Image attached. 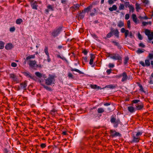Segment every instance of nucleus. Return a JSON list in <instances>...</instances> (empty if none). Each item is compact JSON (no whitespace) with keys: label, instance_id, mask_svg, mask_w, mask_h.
<instances>
[{"label":"nucleus","instance_id":"1","mask_svg":"<svg viewBox=\"0 0 153 153\" xmlns=\"http://www.w3.org/2000/svg\"><path fill=\"white\" fill-rule=\"evenodd\" d=\"M143 132L139 131L136 132V134H133L131 135V140L130 141L131 143H137L139 142L140 136L142 135Z\"/></svg>","mask_w":153,"mask_h":153},{"label":"nucleus","instance_id":"2","mask_svg":"<svg viewBox=\"0 0 153 153\" xmlns=\"http://www.w3.org/2000/svg\"><path fill=\"white\" fill-rule=\"evenodd\" d=\"M55 77V76L49 74V77L46 79H45V84L47 85H50L54 84Z\"/></svg>","mask_w":153,"mask_h":153},{"label":"nucleus","instance_id":"3","mask_svg":"<svg viewBox=\"0 0 153 153\" xmlns=\"http://www.w3.org/2000/svg\"><path fill=\"white\" fill-rule=\"evenodd\" d=\"M62 27L61 26L56 27L51 33V35L54 37L58 36L62 31Z\"/></svg>","mask_w":153,"mask_h":153},{"label":"nucleus","instance_id":"4","mask_svg":"<svg viewBox=\"0 0 153 153\" xmlns=\"http://www.w3.org/2000/svg\"><path fill=\"white\" fill-rule=\"evenodd\" d=\"M113 33L117 38L119 37V32L118 30L117 29L114 30L113 28L111 29L110 32L107 34L106 37L107 38H110L113 36Z\"/></svg>","mask_w":153,"mask_h":153},{"label":"nucleus","instance_id":"5","mask_svg":"<svg viewBox=\"0 0 153 153\" xmlns=\"http://www.w3.org/2000/svg\"><path fill=\"white\" fill-rule=\"evenodd\" d=\"M110 121L111 123L113 124V126L114 128H117L119 124H122L120 119L116 120V118L113 116L111 117Z\"/></svg>","mask_w":153,"mask_h":153},{"label":"nucleus","instance_id":"6","mask_svg":"<svg viewBox=\"0 0 153 153\" xmlns=\"http://www.w3.org/2000/svg\"><path fill=\"white\" fill-rule=\"evenodd\" d=\"M108 55L110 58L114 60H118L119 61H121L122 59V57L118 54L114 53L111 54L108 53Z\"/></svg>","mask_w":153,"mask_h":153},{"label":"nucleus","instance_id":"7","mask_svg":"<svg viewBox=\"0 0 153 153\" xmlns=\"http://www.w3.org/2000/svg\"><path fill=\"white\" fill-rule=\"evenodd\" d=\"M121 32L122 33H124L125 37L126 38L128 35L131 38H132L133 35L131 32H129L128 30H126L124 28H122L121 29Z\"/></svg>","mask_w":153,"mask_h":153},{"label":"nucleus","instance_id":"8","mask_svg":"<svg viewBox=\"0 0 153 153\" xmlns=\"http://www.w3.org/2000/svg\"><path fill=\"white\" fill-rule=\"evenodd\" d=\"M30 5L32 9L35 10H37L38 5H37L38 2L34 1V0H30L29 1Z\"/></svg>","mask_w":153,"mask_h":153},{"label":"nucleus","instance_id":"9","mask_svg":"<svg viewBox=\"0 0 153 153\" xmlns=\"http://www.w3.org/2000/svg\"><path fill=\"white\" fill-rule=\"evenodd\" d=\"M9 77L12 79L13 82H16V83L19 82V80L16 76L14 74H9Z\"/></svg>","mask_w":153,"mask_h":153},{"label":"nucleus","instance_id":"10","mask_svg":"<svg viewBox=\"0 0 153 153\" xmlns=\"http://www.w3.org/2000/svg\"><path fill=\"white\" fill-rule=\"evenodd\" d=\"M29 65L30 67L34 68H37L38 65L36 64V62L35 60H30L29 61Z\"/></svg>","mask_w":153,"mask_h":153},{"label":"nucleus","instance_id":"11","mask_svg":"<svg viewBox=\"0 0 153 153\" xmlns=\"http://www.w3.org/2000/svg\"><path fill=\"white\" fill-rule=\"evenodd\" d=\"M110 131L111 135L113 137H121V134L118 132H116L115 130H111Z\"/></svg>","mask_w":153,"mask_h":153},{"label":"nucleus","instance_id":"12","mask_svg":"<svg viewBox=\"0 0 153 153\" xmlns=\"http://www.w3.org/2000/svg\"><path fill=\"white\" fill-rule=\"evenodd\" d=\"M80 6V5L79 4H74L73 6L71 7L70 9L72 12H75L76 10L79 9Z\"/></svg>","mask_w":153,"mask_h":153},{"label":"nucleus","instance_id":"13","mask_svg":"<svg viewBox=\"0 0 153 153\" xmlns=\"http://www.w3.org/2000/svg\"><path fill=\"white\" fill-rule=\"evenodd\" d=\"M122 79L121 80V81L122 82H123L127 80L128 79V76L127 74L126 73L125 71H124L122 74Z\"/></svg>","mask_w":153,"mask_h":153},{"label":"nucleus","instance_id":"14","mask_svg":"<svg viewBox=\"0 0 153 153\" xmlns=\"http://www.w3.org/2000/svg\"><path fill=\"white\" fill-rule=\"evenodd\" d=\"M53 6L51 5L48 4L47 6V9L45 10V12L47 13L48 14L49 13V11H53Z\"/></svg>","mask_w":153,"mask_h":153},{"label":"nucleus","instance_id":"15","mask_svg":"<svg viewBox=\"0 0 153 153\" xmlns=\"http://www.w3.org/2000/svg\"><path fill=\"white\" fill-rule=\"evenodd\" d=\"M92 7V5L91 4L87 7L85 8L83 10H82V13H85L88 12Z\"/></svg>","mask_w":153,"mask_h":153},{"label":"nucleus","instance_id":"16","mask_svg":"<svg viewBox=\"0 0 153 153\" xmlns=\"http://www.w3.org/2000/svg\"><path fill=\"white\" fill-rule=\"evenodd\" d=\"M13 47V45L11 43H8L6 44L5 46V48L7 50H11Z\"/></svg>","mask_w":153,"mask_h":153},{"label":"nucleus","instance_id":"17","mask_svg":"<svg viewBox=\"0 0 153 153\" xmlns=\"http://www.w3.org/2000/svg\"><path fill=\"white\" fill-rule=\"evenodd\" d=\"M144 105L141 102L139 105H136V108L138 110H141L143 109Z\"/></svg>","mask_w":153,"mask_h":153},{"label":"nucleus","instance_id":"18","mask_svg":"<svg viewBox=\"0 0 153 153\" xmlns=\"http://www.w3.org/2000/svg\"><path fill=\"white\" fill-rule=\"evenodd\" d=\"M95 58V56L93 54H91L90 55V59L89 62V64L91 65H92L93 64V62L94 61V60Z\"/></svg>","mask_w":153,"mask_h":153},{"label":"nucleus","instance_id":"19","mask_svg":"<svg viewBox=\"0 0 153 153\" xmlns=\"http://www.w3.org/2000/svg\"><path fill=\"white\" fill-rule=\"evenodd\" d=\"M23 74L25 76L28 78L33 79V76H32V75L28 72H24Z\"/></svg>","mask_w":153,"mask_h":153},{"label":"nucleus","instance_id":"20","mask_svg":"<svg viewBox=\"0 0 153 153\" xmlns=\"http://www.w3.org/2000/svg\"><path fill=\"white\" fill-rule=\"evenodd\" d=\"M132 18L133 21L135 23H137V17L136 16L135 14H133L132 15Z\"/></svg>","mask_w":153,"mask_h":153},{"label":"nucleus","instance_id":"21","mask_svg":"<svg viewBox=\"0 0 153 153\" xmlns=\"http://www.w3.org/2000/svg\"><path fill=\"white\" fill-rule=\"evenodd\" d=\"M117 26L121 28L124 26V24L123 21H120L118 22Z\"/></svg>","mask_w":153,"mask_h":153},{"label":"nucleus","instance_id":"22","mask_svg":"<svg viewBox=\"0 0 153 153\" xmlns=\"http://www.w3.org/2000/svg\"><path fill=\"white\" fill-rule=\"evenodd\" d=\"M20 85L21 88L23 89H25L27 86V83L25 82L21 83Z\"/></svg>","mask_w":153,"mask_h":153},{"label":"nucleus","instance_id":"23","mask_svg":"<svg viewBox=\"0 0 153 153\" xmlns=\"http://www.w3.org/2000/svg\"><path fill=\"white\" fill-rule=\"evenodd\" d=\"M71 70L72 71H75L78 73H79L80 74H83L84 73L80 71L79 70L76 69H73L72 68H71Z\"/></svg>","mask_w":153,"mask_h":153},{"label":"nucleus","instance_id":"24","mask_svg":"<svg viewBox=\"0 0 153 153\" xmlns=\"http://www.w3.org/2000/svg\"><path fill=\"white\" fill-rule=\"evenodd\" d=\"M117 7L116 5H113L112 7L109 8V10L111 11H112L114 10H116L117 9Z\"/></svg>","mask_w":153,"mask_h":153},{"label":"nucleus","instance_id":"25","mask_svg":"<svg viewBox=\"0 0 153 153\" xmlns=\"http://www.w3.org/2000/svg\"><path fill=\"white\" fill-rule=\"evenodd\" d=\"M90 86L91 88L93 89H95L97 88L98 89H99L100 88L99 86H97L96 85L90 84Z\"/></svg>","mask_w":153,"mask_h":153},{"label":"nucleus","instance_id":"26","mask_svg":"<svg viewBox=\"0 0 153 153\" xmlns=\"http://www.w3.org/2000/svg\"><path fill=\"white\" fill-rule=\"evenodd\" d=\"M128 111L131 113H132L134 111V108L132 106H129L128 108Z\"/></svg>","mask_w":153,"mask_h":153},{"label":"nucleus","instance_id":"27","mask_svg":"<svg viewBox=\"0 0 153 153\" xmlns=\"http://www.w3.org/2000/svg\"><path fill=\"white\" fill-rule=\"evenodd\" d=\"M35 54H34L33 55H30V56H27L26 58V60H28L31 59H34V58H35Z\"/></svg>","mask_w":153,"mask_h":153},{"label":"nucleus","instance_id":"28","mask_svg":"<svg viewBox=\"0 0 153 153\" xmlns=\"http://www.w3.org/2000/svg\"><path fill=\"white\" fill-rule=\"evenodd\" d=\"M5 43L3 41H0V49H2L4 48Z\"/></svg>","mask_w":153,"mask_h":153},{"label":"nucleus","instance_id":"29","mask_svg":"<svg viewBox=\"0 0 153 153\" xmlns=\"http://www.w3.org/2000/svg\"><path fill=\"white\" fill-rule=\"evenodd\" d=\"M136 9L137 12L139 11V10L140 9L141 7H140V4L137 3L135 4Z\"/></svg>","mask_w":153,"mask_h":153},{"label":"nucleus","instance_id":"30","mask_svg":"<svg viewBox=\"0 0 153 153\" xmlns=\"http://www.w3.org/2000/svg\"><path fill=\"white\" fill-rule=\"evenodd\" d=\"M145 66H148L150 65V63L149 59H146L145 60Z\"/></svg>","mask_w":153,"mask_h":153},{"label":"nucleus","instance_id":"31","mask_svg":"<svg viewBox=\"0 0 153 153\" xmlns=\"http://www.w3.org/2000/svg\"><path fill=\"white\" fill-rule=\"evenodd\" d=\"M104 111V109L102 108H99L97 109L98 113H102Z\"/></svg>","mask_w":153,"mask_h":153},{"label":"nucleus","instance_id":"32","mask_svg":"<svg viewBox=\"0 0 153 153\" xmlns=\"http://www.w3.org/2000/svg\"><path fill=\"white\" fill-rule=\"evenodd\" d=\"M125 8V5L123 4H120L119 7V9L120 10H123Z\"/></svg>","mask_w":153,"mask_h":153},{"label":"nucleus","instance_id":"33","mask_svg":"<svg viewBox=\"0 0 153 153\" xmlns=\"http://www.w3.org/2000/svg\"><path fill=\"white\" fill-rule=\"evenodd\" d=\"M116 86L113 85H107L106 86V87L109 88L111 89H113L116 88Z\"/></svg>","mask_w":153,"mask_h":153},{"label":"nucleus","instance_id":"34","mask_svg":"<svg viewBox=\"0 0 153 153\" xmlns=\"http://www.w3.org/2000/svg\"><path fill=\"white\" fill-rule=\"evenodd\" d=\"M56 56H57V57L60 58L63 60H65L66 62H67V61H68L66 59L65 57H64L63 56L62 57L59 54L57 55Z\"/></svg>","mask_w":153,"mask_h":153},{"label":"nucleus","instance_id":"35","mask_svg":"<svg viewBox=\"0 0 153 153\" xmlns=\"http://www.w3.org/2000/svg\"><path fill=\"white\" fill-rule=\"evenodd\" d=\"M35 74L36 76L39 78H41L42 76V74L39 72H35Z\"/></svg>","mask_w":153,"mask_h":153},{"label":"nucleus","instance_id":"36","mask_svg":"<svg viewBox=\"0 0 153 153\" xmlns=\"http://www.w3.org/2000/svg\"><path fill=\"white\" fill-rule=\"evenodd\" d=\"M44 52L46 55H49L48 52V48L47 46H45V48Z\"/></svg>","mask_w":153,"mask_h":153},{"label":"nucleus","instance_id":"37","mask_svg":"<svg viewBox=\"0 0 153 153\" xmlns=\"http://www.w3.org/2000/svg\"><path fill=\"white\" fill-rule=\"evenodd\" d=\"M23 22L22 19H17L16 21V23L17 24L19 25Z\"/></svg>","mask_w":153,"mask_h":153},{"label":"nucleus","instance_id":"38","mask_svg":"<svg viewBox=\"0 0 153 153\" xmlns=\"http://www.w3.org/2000/svg\"><path fill=\"white\" fill-rule=\"evenodd\" d=\"M144 50L143 49H138L137 51V53H138L140 54L144 52Z\"/></svg>","mask_w":153,"mask_h":153},{"label":"nucleus","instance_id":"39","mask_svg":"<svg viewBox=\"0 0 153 153\" xmlns=\"http://www.w3.org/2000/svg\"><path fill=\"white\" fill-rule=\"evenodd\" d=\"M147 58L151 60L153 59V54L149 53L147 56Z\"/></svg>","mask_w":153,"mask_h":153},{"label":"nucleus","instance_id":"40","mask_svg":"<svg viewBox=\"0 0 153 153\" xmlns=\"http://www.w3.org/2000/svg\"><path fill=\"white\" fill-rule=\"evenodd\" d=\"M148 37L149 39L151 40L153 38V32L150 33L148 36Z\"/></svg>","mask_w":153,"mask_h":153},{"label":"nucleus","instance_id":"41","mask_svg":"<svg viewBox=\"0 0 153 153\" xmlns=\"http://www.w3.org/2000/svg\"><path fill=\"white\" fill-rule=\"evenodd\" d=\"M85 16V14H83L82 13H80L79 14L78 16L79 18L82 19Z\"/></svg>","mask_w":153,"mask_h":153},{"label":"nucleus","instance_id":"42","mask_svg":"<svg viewBox=\"0 0 153 153\" xmlns=\"http://www.w3.org/2000/svg\"><path fill=\"white\" fill-rule=\"evenodd\" d=\"M129 11L133 12L134 10V8L132 5H131L129 7Z\"/></svg>","mask_w":153,"mask_h":153},{"label":"nucleus","instance_id":"43","mask_svg":"<svg viewBox=\"0 0 153 153\" xmlns=\"http://www.w3.org/2000/svg\"><path fill=\"white\" fill-rule=\"evenodd\" d=\"M138 85L139 86V87L140 88V91L141 92H144V89L143 87L141 85H140V84H138Z\"/></svg>","mask_w":153,"mask_h":153},{"label":"nucleus","instance_id":"44","mask_svg":"<svg viewBox=\"0 0 153 153\" xmlns=\"http://www.w3.org/2000/svg\"><path fill=\"white\" fill-rule=\"evenodd\" d=\"M112 42L114 44V45H116L118 47H119L120 46V45L119 44V43L118 42H115L114 41H113Z\"/></svg>","mask_w":153,"mask_h":153},{"label":"nucleus","instance_id":"45","mask_svg":"<svg viewBox=\"0 0 153 153\" xmlns=\"http://www.w3.org/2000/svg\"><path fill=\"white\" fill-rule=\"evenodd\" d=\"M43 86L44 88H45L46 90L50 91L51 90V89L49 87L45 85H43Z\"/></svg>","mask_w":153,"mask_h":153},{"label":"nucleus","instance_id":"46","mask_svg":"<svg viewBox=\"0 0 153 153\" xmlns=\"http://www.w3.org/2000/svg\"><path fill=\"white\" fill-rule=\"evenodd\" d=\"M145 33L147 36L150 33V30L148 29H146L145 30Z\"/></svg>","mask_w":153,"mask_h":153},{"label":"nucleus","instance_id":"47","mask_svg":"<svg viewBox=\"0 0 153 153\" xmlns=\"http://www.w3.org/2000/svg\"><path fill=\"white\" fill-rule=\"evenodd\" d=\"M129 60V58L128 57H125L124 61V64L125 65L126 64L128 60Z\"/></svg>","mask_w":153,"mask_h":153},{"label":"nucleus","instance_id":"48","mask_svg":"<svg viewBox=\"0 0 153 153\" xmlns=\"http://www.w3.org/2000/svg\"><path fill=\"white\" fill-rule=\"evenodd\" d=\"M124 4L126 7H129L131 5H130L129 2L126 1L124 2Z\"/></svg>","mask_w":153,"mask_h":153},{"label":"nucleus","instance_id":"49","mask_svg":"<svg viewBox=\"0 0 153 153\" xmlns=\"http://www.w3.org/2000/svg\"><path fill=\"white\" fill-rule=\"evenodd\" d=\"M142 24L143 26H146L148 24H151V22H142Z\"/></svg>","mask_w":153,"mask_h":153},{"label":"nucleus","instance_id":"50","mask_svg":"<svg viewBox=\"0 0 153 153\" xmlns=\"http://www.w3.org/2000/svg\"><path fill=\"white\" fill-rule=\"evenodd\" d=\"M130 24L131 22L130 20H128L127 22V25L129 29L131 27Z\"/></svg>","mask_w":153,"mask_h":153},{"label":"nucleus","instance_id":"51","mask_svg":"<svg viewBox=\"0 0 153 153\" xmlns=\"http://www.w3.org/2000/svg\"><path fill=\"white\" fill-rule=\"evenodd\" d=\"M112 71V70L111 69H108L106 71V73L108 75H109L111 73Z\"/></svg>","mask_w":153,"mask_h":153},{"label":"nucleus","instance_id":"52","mask_svg":"<svg viewBox=\"0 0 153 153\" xmlns=\"http://www.w3.org/2000/svg\"><path fill=\"white\" fill-rule=\"evenodd\" d=\"M114 66V65L111 63H109L108 65V67L110 68H113Z\"/></svg>","mask_w":153,"mask_h":153},{"label":"nucleus","instance_id":"53","mask_svg":"<svg viewBox=\"0 0 153 153\" xmlns=\"http://www.w3.org/2000/svg\"><path fill=\"white\" fill-rule=\"evenodd\" d=\"M140 101L139 100H134L132 101V102L134 103H136Z\"/></svg>","mask_w":153,"mask_h":153},{"label":"nucleus","instance_id":"54","mask_svg":"<svg viewBox=\"0 0 153 153\" xmlns=\"http://www.w3.org/2000/svg\"><path fill=\"white\" fill-rule=\"evenodd\" d=\"M73 76L72 74L71 73H68V77L69 78H73Z\"/></svg>","mask_w":153,"mask_h":153},{"label":"nucleus","instance_id":"55","mask_svg":"<svg viewBox=\"0 0 153 153\" xmlns=\"http://www.w3.org/2000/svg\"><path fill=\"white\" fill-rule=\"evenodd\" d=\"M17 65L16 63L15 62H13L11 63V66L13 67H16Z\"/></svg>","mask_w":153,"mask_h":153},{"label":"nucleus","instance_id":"56","mask_svg":"<svg viewBox=\"0 0 153 153\" xmlns=\"http://www.w3.org/2000/svg\"><path fill=\"white\" fill-rule=\"evenodd\" d=\"M41 147L42 148H44L46 146V144L45 143H42L40 145Z\"/></svg>","mask_w":153,"mask_h":153},{"label":"nucleus","instance_id":"57","mask_svg":"<svg viewBox=\"0 0 153 153\" xmlns=\"http://www.w3.org/2000/svg\"><path fill=\"white\" fill-rule=\"evenodd\" d=\"M129 18V14L128 13L126 14L125 15V19L126 20L128 19Z\"/></svg>","mask_w":153,"mask_h":153},{"label":"nucleus","instance_id":"58","mask_svg":"<svg viewBox=\"0 0 153 153\" xmlns=\"http://www.w3.org/2000/svg\"><path fill=\"white\" fill-rule=\"evenodd\" d=\"M15 28L14 27H10V32H13L15 31Z\"/></svg>","mask_w":153,"mask_h":153},{"label":"nucleus","instance_id":"59","mask_svg":"<svg viewBox=\"0 0 153 153\" xmlns=\"http://www.w3.org/2000/svg\"><path fill=\"white\" fill-rule=\"evenodd\" d=\"M82 52L84 55H86L88 53V51L86 50H84Z\"/></svg>","mask_w":153,"mask_h":153},{"label":"nucleus","instance_id":"60","mask_svg":"<svg viewBox=\"0 0 153 153\" xmlns=\"http://www.w3.org/2000/svg\"><path fill=\"white\" fill-rule=\"evenodd\" d=\"M113 0H108V3L109 4H112L114 3V1Z\"/></svg>","mask_w":153,"mask_h":153},{"label":"nucleus","instance_id":"61","mask_svg":"<svg viewBox=\"0 0 153 153\" xmlns=\"http://www.w3.org/2000/svg\"><path fill=\"white\" fill-rule=\"evenodd\" d=\"M138 37L140 40H142V37L141 35L140 34V33H138Z\"/></svg>","mask_w":153,"mask_h":153},{"label":"nucleus","instance_id":"62","mask_svg":"<svg viewBox=\"0 0 153 153\" xmlns=\"http://www.w3.org/2000/svg\"><path fill=\"white\" fill-rule=\"evenodd\" d=\"M139 46L140 47H142V48H144L145 47V45L142 43H140L139 44Z\"/></svg>","mask_w":153,"mask_h":153},{"label":"nucleus","instance_id":"63","mask_svg":"<svg viewBox=\"0 0 153 153\" xmlns=\"http://www.w3.org/2000/svg\"><path fill=\"white\" fill-rule=\"evenodd\" d=\"M140 64L143 67H145V63L143 61L140 62Z\"/></svg>","mask_w":153,"mask_h":153},{"label":"nucleus","instance_id":"64","mask_svg":"<svg viewBox=\"0 0 153 153\" xmlns=\"http://www.w3.org/2000/svg\"><path fill=\"white\" fill-rule=\"evenodd\" d=\"M143 2L146 4H148L149 3V1L148 0H143Z\"/></svg>","mask_w":153,"mask_h":153}]
</instances>
